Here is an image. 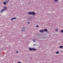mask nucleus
Here are the masks:
<instances>
[{
  "mask_svg": "<svg viewBox=\"0 0 63 63\" xmlns=\"http://www.w3.org/2000/svg\"><path fill=\"white\" fill-rule=\"evenodd\" d=\"M25 30V27H23L22 30V32H24V30Z\"/></svg>",
  "mask_w": 63,
  "mask_h": 63,
  "instance_id": "f257e3e1",
  "label": "nucleus"
},
{
  "mask_svg": "<svg viewBox=\"0 0 63 63\" xmlns=\"http://www.w3.org/2000/svg\"><path fill=\"white\" fill-rule=\"evenodd\" d=\"M3 9L4 10H7V7L6 6H4L3 7Z\"/></svg>",
  "mask_w": 63,
  "mask_h": 63,
  "instance_id": "f03ea898",
  "label": "nucleus"
},
{
  "mask_svg": "<svg viewBox=\"0 0 63 63\" xmlns=\"http://www.w3.org/2000/svg\"><path fill=\"white\" fill-rule=\"evenodd\" d=\"M16 19V17L12 18L11 19V21H13V19Z\"/></svg>",
  "mask_w": 63,
  "mask_h": 63,
  "instance_id": "7ed1b4c3",
  "label": "nucleus"
},
{
  "mask_svg": "<svg viewBox=\"0 0 63 63\" xmlns=\"http://www.w3.org/2000/svg\"><path fill=\"white\" fill-rule=\"evenodd\" d=\"M28 14L29 15H32V12H29L28 13Z\"/></svg>",
  "mask_w": 63,
  "mask_h": 63,
  "instance_id": "20e7f679",
  "label": "nucleus"
},
{
  "mask_svg": "<svg viewBox=\"0 0 63 63\" xmlns=\"http://www.w3.org/2000/svg\"><path fill=\"white\" fill-rule=\"evenodd\" d=\"M4 9H2L1 11L0 12L1 13H3V12H4Z\"/></svg>",
  "mask_w": 63,
  "mask_h": 63,
  "instance_id": "39448f33",
  "label": "nucleus"
},
{
  "mask_svg": "<svg viewBox=\"0 0 63 63\" xmlns=\"http://www.w3.org/2000/svg\"><path fill=\"white\" fill-rule=\"evenodd\" d=\"M43 30L45 32H47V30L46 29H44Z\"/></svg>",
  "mask_w": 63,
  "mask_h": 63,
  "instance_id": "423d86ee",
  "label": "nucleus"
},
{
  "mask_svg": "<svg viewBox=\"0 0 63 63\" xmlns=\"http://www.w3.org/2000/svg\"><path fill=\"white\" fill-rule=\"evenodd\" d=\"M40 32L41 33H43V32H44V30H40Z\"/></svg>",
  "mask_w": 63,
  "mask_h": 63,
  "instance_id": "0eeeda50",
  "label": "nucleus"
},
{
  "mask_svg": "<svg viewBox=\"0 0 63 63\" xmlns=\"http://www.w3.org/2000/svg\"><path fill=\"white\" fill-rule=\"evenodd\" d=\"M32 14L33 15H35L36 13H35V12H32Z\"/></svg>",
  "mask_w": 63,
  "mask_h": 63,
  "instance_id": "6e6552de",
  "label": "nucleus"
},
{
  "mask_svg": "<svg viewBox=\"0 0 63 63\" xmlns=\"http://www.w3.org/2000/svg\"><path fill=\"white\" fill-rule=\"evenodd\" d=\"M32 50H33L34 51H35V50H36V49L35 48H32Z\"/></svg>",
  "mask_w": 63,
  "mask_h": 63,
  "instance_id": "1a4fd4ad",
  "label": "nucleus"
},
{
  "mask_svg": "<svg viewBox=\"0 0 63 63\" xmlns=\"http://www.w3.org/2000/svg\"><path fill=\"white\" fill-rule=\"evenodd\" d=\"M63 47V46H61L59 47L60 48H62Z\"/></svg>",
  "mask_w": 63,
  "mask_h": 63,
  "instance_id": "9d476101",
  "label": "nucleus"
},
{
  "mask_svg": "<svg viewBox=\"0 0 63 63\" xmlns=\"http://www.w3.org/2000/svg\"><path fill=\"white\" fill-rule=\"evenodd\" d=\"M33 41L34 42H35V41H36V39H33Z\"/></svg>",
  "mask_w": 63,
  "mask_h": 63,
  "instance_id": "9b49d317",
  "label": "nucleus"
},
{
  "mask_svg": "<svg viewBox=\"0 0 63 63\" xmlns=\"http://www.w3.org/2000/svg\"><path fill=\"white\" fill-rule=\"evenodd\" d=\"M29 50H31V51H32V48L30 47L29 48Z\"/></svg>",
  "mask_w": 63,
  "mask_h": 63,
  "instance_id": "f8f14e48",
  "label": "nucleus"
},
{
  "mask_svg": "<svg viewBox=\"0 0 63 63\" xmlns=\"http://www.w3.org/2000/svg\"><path fill=\"white\" fill-rule=\"evenodd\" d=\"M54 2H58V0H54Z\"/></svg>",
  "mask_w": 63,
  "mask_h": 63,
  "instance_id": "ddd939ff",
  "label": "nucleus"
},
{
  "mask_svg": "<svg viewBox=\"0 0 63 63\" xmlns=\"http://www.w3.org/2000/svg\"><path fill=\"white\" fill-rule=\"evenodd\" d=\"M3 4H4V5H6V2H3Z\"/></svg>",
  "mask_w": 63,
  "mask_h": 63,
  "instance_id": "4468645a",
  "label": "nucleus"
},
{
  "mask_svg": "<svg viewBox=\"0 0 63 63\" xmlns=\"http://www.w3.org/2000/svg\"><path fill=\"white\" fill-rule=\"evenodd\" d=\"M56 53V54H58V53H59V51H58Z\"/></svg>",
  "mask_w": 63,
  "mask_h": 63,
  "instance_id": "2eb2a0df",
  "label": "nucleus"
},
{
  "mask_svg": "<svg viewBox=\"0 0 63 63\" xmlns=\"http://www.w3.org/2000/svg\"><path fill=\"white\" fill-rule=\"evenodd\" d=\"M61 33H63V30H62V31H61Z\"/></svg>",
  "mask_w": 63,
  "mask_h": 63,
  "instance_id": "dca6fc26",
  "label": "nucleus"
},
{
  "mask_svg": "<svg viewBox=\"0 0 63 63\" xmlns=\"http://www.w3.org/2000/svg\"><path fill=\"white\" fill-rule=\"evenodd\" d=\"M36 27H39V25H37L36 26Z\"/></svg>",
  "mask_w": 63,
  "mask_h": 63,
  "instance_id": "f3484780",
  "label": "nucleus"
},
{
  "mask_svg": "<svg viewBox=\"0 0 63 63\" xmlns=\"http://www.w3.org/2000/svg\"><path fill=\"white\" fill-rule=\"evenodd\" d=\"M55 30H56V31H58V29H55Z\"/></svg>",
  "mask_w": 63,
  "mask_h": 63,
  "instance_id": "a211bd4d",
  "label": "nucleus"
},
{
  "mask_svg": "<svg viewBox=\"0 0 63 63\" xmlns=\"http://www.w3.org/2000/svg\"><path fill=\"white\" fill-rule=\"evenodd\" d=\"M6 1H9L10 0H6Z\"/></svg>",
  "mask_w": 63,
  "mask_h": 63,
  "instance_id": "6ab92c4d",
  "label": "nucleus"
},
{
  "mask_svg": "<svg viewBox=\"0 0 63 63\" xmlns=\"http://www.w3.org/2000/svg\"><path fill=\"white\" fill-rule=\"evenodd\" d=\"M18 63H21V62H18Z\"/></svg>",
  "mask_w": 63,
  "mask_h": 63,
  "instance_id": "aec40b11",
  "label": "nucleus"
},
{
  "mask_svg": "<svg viewBox=\"0 0 63 63\" xmlns=\"http://www.w3.org/2000/svg\"><path fill=\"white\" fill-rule=\"evenodd\" d=\"M27 23H28V24H29L30 23V22H27Z\"/></svg>",
  "mask_w": 63,
  "mask_h": 63,
  "instance_id": "412c9836",
  "label": "nucleus"
},
{
  "mask_svg": "<svg viewBox=\"0 0 63 63\" xmlns=\"http://www.w3.org/2000/svg\"><path fill=\"white\" fill-rule=\"evenodd\" d=\"M5 2H6V3H8V2L7 1H6Z\"/></svg>",
  "mask_w": 63,
  "mask_h": 63,
  "instance_id": "4be33fe9",
  "label": "nucleus"
},
{
  "mask_svg": "<svg viewBox=\"0 0 63 63\" xmlns=\"http://www.w3.org/2000/svg\"><path fill=\"white\" fill-rule=\"evenodd\" d=\"M16 53H18V51H16Z\"/></svg>",
  "mask_w": 63,
  "mask_h": 63,
  "instance_id": "5701e85b",
  "label": "nucleus"
}]
</instances>
